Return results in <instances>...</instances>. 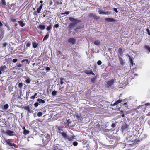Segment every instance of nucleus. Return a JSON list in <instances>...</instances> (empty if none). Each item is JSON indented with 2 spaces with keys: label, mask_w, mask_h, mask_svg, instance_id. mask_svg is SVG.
<instances>
[{
  "label": "nucleus",
  "mask_w": 150,
  "mask_h": 150,
  "mask_svg": "<svg viewBox=\"0 0 150 150\" xmlns=\"http://www.w3.org/2000/svg\"><path fill=\"white\" fill-rule=\"evenodd\" d=\"M18 23L19 24V25L21 27H23L25 26V23H24L23 20H20L18 21Z\"/></svg>",
  "instance_id": "nucleus-16"
},
{
  "label": "nucleus",
  "mask_w": 150,
  "mask_h": 150,
  "mask_svg": "<svg viewBox=\"0 0 150 150\" xmlns=\"http://www.w3.org/2000/svg\"><path fill=\"white\" fill-rule=\"evenodd\" d=\"M10 20L11 21L13 22H15L16 21V19L15 18H11L10 19Z\"/></svg>",
  "instance_id": "nucleus-42"
},
{
  "label": "nucleus",
  "mask_w": 150,
  "mask_h": 150,
  "mask_svg": "<svg viewBox=\"0 0 150 150\" xmlns=\"http://www.w3.org/2000/svg\"><path fill=\"white\" fill-rule=\"evenodd\" d=\"M12 6L11 5H9L8 6V7L10 9H13L12 8Z\"/></svg>",
  "instance_id": "nucleus-62"
},
{
  "label": "nucleus",
  "mask_w": 150,
  "mask_h": 150,
  "mask_svg": "<svg viewBox=\"0 0 150 150\" xmlns=\"http://www.w3.org/2000/svg\"><path fill=\"white\" fill-rule=\"evenodd\" d=\"M74 116L76 117L79 121L80 122L82 121L83 118L81 117L80 114H79L78 113H75Z\"/></svg>",
  "instance_id": "nucleus-8"
},
{
  "label": "nucleus",
  "mask_w": 150,
  "mask_h": 150,
  "mask_svg": "<svg viewBox=\"0 0 150 150\" xmlns=\"http://www.w3.org/2000/svg\"><path fill=\"white\" fill-rule=\"evenodd\" d=\"M97 77L96 76L94 77L93 78H91V81L92 83H94L95 81V80L96 79Z\"/></svg>",
  "instance_id": "nucleus-33"
},
{
  "label": "nucleus",
  "mask_w": 150,
  "mask_h": 150,
  "mask_svg": "<svg viewBox=\"0 0 150 150\" xmlns=\"http://www.w3.org/2000/svg\"><path fill=\"white\" fill-rule=\"evenodd\" d=\"M6 133L9 136H13L14 135L13 133L14 132L13 131L9 130H7Z\"/></svg>",
  "instance_id": "nucleus-15"
},
{
  "label": "nucleus",
  "mask_w": 150,
  "mask_h": 150,
  "mask_svg": "<svg viewBox=\"0 0 150 150\" xmlns=\"http://www.w3.org/2000/svg\"><path fill=\"white\" fill-rule=\"evenodd\" d=\"M114 82V80L112 79L108 81L106 84V87L109 90L112 88V87Z\"/></svg>",
  "instance_id": "nucleus-2"
},
{
  "label": "nucleus",
  "mask_w": 150,
  "mask_h": 150,
  "mask_svg": "<svg viewBox=\"0 0 150 150\" xmlns=\"http://www.w3.org/2000/svg\"><path fill=\"white\" fill-rule=\"evenodd\" d=\"M62 136L63 137L64 139H67L69 141L73 140L74 139V137H75V136H72L69 137V136L67 135L66 133H62Z\"/></svg>",
  "instance_id": "nucleus-4"
},
{
  "label": "nucleus",
  "mask_w": 150,
  "mask_h": 150,
  "mask_svg": "<svg viewBox=\"0 0 150 150\" xmlns=\"http://www.w3.org/2000/svg\"><path fill=\"white\" fill-rule=\"evenodd\" d=\"M57 93V91L54 90L52 92V94L53 96H55L56 95Z\"/></svg>",
  "instance_id": "nucleus-37"
},
{
  "label": "nucleus",
  "mask_w": 150,
  "mask_h": 150,
  "mask_svg": "<svg viewBox=\"0 0 150 150\" xmlns=\"http://www.w3.org/2000/svg\"><path fill=\"white\" fill-rule=\"evenodd\" d=\"M23 86V84L22 83H20L18 84V86L21 88H22Z\"/></svg>",
  "instance_id": "nucleus-39"
},
{
  "label": "nucleus",
  "mask_w": 150,
  "mask_h": 150,
  "mask_svg": "<svg viewBox=\"0 0 150 150\" xmlns=\"http://www.w3.org/2000/svg\"><path fill=\"white\" fill-rule=\"evenodd\" d=\"M120 112L121 114H122V117H124V114L123 111H120Z\"/></svg>",
  "instance_id": "nucleus-55"
},
{
  "label": "nucleus",
  "mask_w": 150,
  "mask_h": 150,
  "mask_svg": "<svg viewBox=\"0 0 150 150\" xmlns=\"http://www.w3.org/2000/svg\"><path fill=\"white\" fill-rule=\"evenodd\" d=\"M59 25L58 24H56L54 25V27L57 28L59 27Z\"/></svg>",
  "instance_id": "nucleus-54"
},
{
  "label": "nucleus",
  "mask_w": 150,
  "mask_h": 150,
  "mask_svg": "<svg viewBox=\"0 0 150 150\" xmlns=\"http://www.w3.org/2000/svg\"><path fill=\"white\" fill-rule=\"evenodd\" d=\"M67 123L68 124H69L70 123H71V120L70 119H68L67 120Z\"/></svg>",
  "instance_id": "nucleus-48"
},
{
  "label": "nucleus",
  "mask_w": 150,
  "mask_h": 150,
  "mask_svg": "<svg viewBox=\"0 0 150 150\" xmlns=\"http://www.w3.org/2000/svg\"><path fill=\"white\" fill-rule=\"evenodd\" d=\"M16 66L18 67H21L22 68H23V63L21 64L20 63H17L16 64Z\"/></svg>",
  "instance_id": "nucleus-24"
},
{
  "label": "nucleus",
  "mask_w": 150,
  "mask_h": 150,
  "mask_svg": "<svg viewBox=\"0 0 150 150\" xmlns=\"http://www.w3.org/2000/svg\"><path fill=\"white\" fill-rule=\"evenodd\" d=\"M106 14L109 15L110 14V12L109 11H105Z\"/></svg>",
  "instance_id": "nucleus-58"
},
{
  "label": "nucleus",
  "mask_w": 150,
  "mask_h": 150,
  "mask_svg": "<svg viewBox=\"0 0 150 150\" xmlns=\"http://www.w3.org/2000/svg\"><path fill=\"white\" fill-rule=\"evenodd\" d=\"M94 43L95 45H98L100 44V42L99 40H96L94 42Z\"/></svg>",
  "instance_id": "nucleus-31"
},
{
  "label": "nucleus",
  "mask_w": 150,
  "mask_h": 150,
  "mask_svg": "<svg viewBox=\"0 0 150 150\" xmlns=\"http://www.w3.org/2000/svg\"><path fill=\"white\" fill-rule=\"evenodd\" d=\"M52 28V27L51 25H50L49 26L47 27V30L49 31L50 30L51 28Z\"/></svg>",
  "instance_id": "nucleus-41"
},
{
  "label": "nucleus",
  "mask_w": 150,
  "mask_h": 150,
  "mask_svg": "<svg viewBox=\"0 0 150 150\" xmlns=\"http://www.w3.org/2000/svg\"><path fill=\"white\" fill-rule=\"evenodd\" d=\"M61 54V52L59 51H57V56H58L59 55V54Z\"/></svg>",
  "instance_id": "nucleus-43"
},
{
  "label": "nucleus",
  "mask_w": 150,
  "mask_h": 150,
  "mask_svg": "<svg viewBox=\"0 0 150 150\" xmlns=\"http://www.w3.org/2000/svg\"><path fill=\"white\" fill-rule=\"evenodd\" d=\"M24 109L27 111L28 113H31L32 112V110L30 109L29 106H25L24 107Z\"/></svg>",
  "instance_id": "nucleus-17"
},
{
  "label": "nucleus",
  "mask_w": 150,
  "mask_h": 150,
  "mask_svg": "<svg viewBox=\"0 0 150 150\" xmlns=\"http://www.w3.org/2000/svg\"><path fill=\"white\" fill-rule=\"evenodd\" d=\"M8 107H9V106H8V104H6L4 105V108L6 110L8 108Z\"/></svg>",
  "instance_id": "nucleus-35"
},
{
  "label": "nucleus",
  "mask_w": 150,
  "mask_h": 150,
  "mask_svg": "<svg viewBox=\"0 0 150 150\" xmlns=\"http://www.w3.org/2000/svg\"><path fill=\"white\" fill-rule=\"evenodd\" d=\"M45 69L46 70L49 71L50 70V69L49 67H46Z\"/></svg>",
  "instance_id": "nucleus-57"
},
{
  "label": "nucleus",
  "mask_w": 150,
  "mask_h": 150,
  "mask_svg": "<svg viewBox=\"0 0 150 150\" xmlns=\"http://www.w3.org/2000/svg\"><path fill=\"white\" fill-rule=\"evenodd\" d=\"M6 142L8 145L10 146H11L13 149H14L15 148H17L18 147L17 146L15 145L14 143L10 142L9 139L6 141Z\"/></svg>",
  "instance_id": "nucleus-6"
},
{
  "label": "nucleus",
  "mask_w": 150,
  "mask_h": 150,
  "mask_svg": "<svg viewBox=\"0 0 150 150\" xmlns=\"http://www.w3.org/2000/svg\"><path fill=\"white\" fill-rule=\"evenodd\" d=\"M30 45V44L29 42H28L26 43V46L27 47H29Z\"/></svg>",
  "instance_id": "nucleus-53"
},
{
  "label": "nucleus",
  "mask_w": 150,
  "mask_h": 150,
  "mask_svg": "<svg viewBox=\"0 0 150 150\" xmlns=\"http://www.w3.org/2000/svg\"><path fill=\"white\" fill-rule=\"evenodd\" d=\"M97 64L98 65H100L102 64L101 61L100 60H99L97 62Z\"/></svg>",
  "instance_id": "nucleus-44"
},
{
  "label": "nucleus",
  "mask_w": 150,
  "mask_h": 150,
  "mask_svg": "<svg viewBox=\"0 0 150 150\" xmlns=\"http://www.w3.org/2000/svg\"><path fill=\"white\" fill-rule=\"evenodd\" d=\"M113 10L117 13L118 12V11L117 10V9L116 8H113Z\"/></svg>",
  "instance_id": "nucleus-52"
},
{
  "label": "nucleus",
  "mask_w": 150,
  "mask_h": 150,
  "mask_svg": "<svg viewBox=\"0 0 150 150\" xmlns=\"http://www.w3.org/2000/svg\"><path fill=\"white\" fill-rule=\"evenodd\" d=\"M118 52L120 55H122L123 54V52H122V50L121 48H120L118 49Z\"/></svg>",
  "instance_id": "nucleus-26"
},
{
  "label": "nucleus",
  "mask_w": 150,
  "mask_h": 150,
  "mask_svg": "<svg viewBox=\"0 0 150 150\" xmlns=\"http://www.w3.org/2000/svg\"><path fill=\"white\" fill-rule=\"evenodd\" d=\"M26 61V63L29 64V63L30 62L28 61V59H24L23 60L21 61V62L23 63L24 62Z\"/></svg>",
  "instance_id": "nucleus-34"
},
{
  "label": "nucleus",
  "mask_w": 150,
  "mask_h": 150,
  "mask_svg": "<svg viewBox=\"0 0 150 150\" xmlns=\"http://www.w3.org/2000/svg\"><path fill=\"white\" fill-rule=\"evenodd\" d=\"M6 68V67L5 66H2L0 68V69L1 70V71H4V70Z\"/></svg>",
  "instance_id": "nucleus-32"
},
{
  "label": "nucleus",
  "mask_w": 150,
  "mask_h": 150,
  "mask_svg": "<svg viewBox=\"0 0 150 150\" xmlns=\"http://www.w3.org/2000/svg\"><path fill=\"white\" fill-rule=\"evenodd\" d=\"M34 105L35 107H37L39 105V103L36 102L34 103Z\"/></svg>",
  "instance_id": "nucleus-45"
},
{
  "label": "nucleus",
  "mask_w": 150,
  "mask_h": 150,
  "mask_svg": "<svg viewBox=\"0 0 150 150\" xmlns=\"http://www.w3.org/2000/svg\"><path fill=\"white\" fill-rule=\"evenodd\" d=\"M69 19L72 22L71 23L68 27L69 31H71L73 28L75 27V25L78 23L81 22V21L80 20L76 19L72 17H69Z\"/></svg>",
  "instance_id": "nucleus-1"
},
{
  "label": "nucleus",
  "mask_w": 150,
  "mask_h": 150,
  "mask_svg": "<svg viewBox=\"0 0 150 150\" xmlns=\"http://www.w3.org/2000/svg\"><path fill=\"white\" fill-rule=\"evenodd\" d=\"M7 45V43L6 42L4 43L3 44V46L2 47H6V45Z\"/></svg>",
  "instance_id": "nucleus-47"
},
{
  "label": "nucleus",
  "mask_w": 150,
  "mask_h": 150,
  "mask_svg": "<svg viewBox=\"0 0 150 150\" xmlns=\"http://www.w3.org/2000/svg\"><path fill=\"white\" fill-rule=\"evenodd\" d=\"M81 29V28L80 27H78L75 29V31L76 32L78 31V30L79 29Z\"/></svg>",
  "instance_id": "nucleus-40"
},
{
  "label": "nucleus",
  "mask_w": 150,
  "mask_h": 150,
  "mask_svg": "<svg viewBox=\"0 0 150 150\" xmlns=\"http://www.w3.org/2000/svg\"><path fill=\"white\" fill-rule=\"evenodd\" d=\"M118 57L119 58V60L120 62V64L121 65H123L124 64V62H123L122 59V58L119 55H118Z\"/></svg>",
  "instance_id": "nucleus-19"
},
{
  "label": "nucleus",
  "mask_w": 150,
  "mask_h": 150,
  "mask_svg": "<svg viewBox=\"0 0 150 150\" xmlns=\"http://www.w3.org/2000/svg\"><path fill=\"white\" fill-rule=\"evenodd\" d=\"M49 36V34L48 33H47L44 37L43 41L46 40L48 38Z\"/></svg>",
  "instance_id": "nucleus-29"
},
{
  "label": "nucleus",
  "mask_w": 150,
  "mask_h": 150,
  "mask_svg": "<svg viewBox=\"0 0 150 150\" xmlns=\"http://www.w3.org/2000/svg\"><path fill=\"white\" fill-rule=\"evenodd\" d=\"M11 5H12V6H15L16 5V3H13L11 4Z\"/></svg>",
  "instance_id": "nucleus-64"
},
{
  "label": "nucleus",
  "mask_w": 150,
  "mask_h": 150,
  "mask_svg": "<svg viewBox=\"0 0 150 150\" xmlns=\"http://www.w3.org/2000/svg\"><path fill=\"white\" fill-rule=\"evenodd\" d=\"M24 128V130L23 133L25 135H26L29 133V131L28 130H26L25 128Z\"/></svg>",
  "instance_id": "nucleus-30"
},
{
  "label": "nucleus",
  "mask_w": 150,
  "mask_h": 150,
  "mask_svg": "<svg viewBox=\"0 0 150 150\" xmlns=\"http://www.w3.org/2000/svg\"><path fill=\"white\" fill-rule=\"evenodd\" d=\"M146 31L147 32V33L150 36V31L148 29H146Z\"/></svg>",
  "instance_id": "nucleus-56"
},
{
  "label": "nucleus",
  "mask_w": 150,
  "mask_h": 150,
  "mask_svg": "<svg viewBox=\"0 0 150 150\" xmlns=\"http://www.w3.org/2000/svg\"><path fill=\"white\" fill-rule=\"evenodd\" d=\"M98 9H99L98 12L99 14H106L105 11L99 8H98Z\"/></svg>",
  "instance_id": "nucleus-18"
},
{
  "label": "nucleus",
  "mask_w": 150,
  "mask_h": 150,
  "mask_svg": "<svg viewBox=\"0 0 150 150\" xmlns=\"http://www.w3.org/2000/svg\"><path fill=\"white\" fill-rule=\"evenodd\" d=\"M1 3L3 6H5L6 4V2L5 0H1Z\"/></svg>",
  "instance_id": "nucleus-28"
},
{
  "label": "nucleus",
  "mask_w": 150,
  "mask_h": 150,
  "mask_svg": "<svg viewBox=\"0 0 150 150\" xmlns=\"http://www.w3.org/2000/svg\"><path fill=\"white\" fill-rule=\"evenodd\" d=\"M128 125L125 124H124L122 127L121 129L122 130V132H124L128 128Z\"/></svg>",
  "instance_id": "nucleus-11"
},
{
  "label": "nucleus",
  "mask_w": 150,
  "mask_h": 150,
  "mask_svg": "<svg viewBox=\"0 0 150 150\" xmlns=\"http://www.w3.org/2000/svg\"><path fill=\"white\" fill-rule=\"evenodd\" d=\"M145 105L146 106L150 105V103H147L145 104Z\"/></svg>",
  "instance_id": "nucleus-63"
},
{
  "label": "nucleus",
  "mask_w": 150,
  "mask_h": 150,
  "mask_svg": "<svg viewBox=\"0 0 150 150\" xmlns=\"http://www.w3.org/2000/svg\"><path fill=\"white\" fill-rule=\"evenodd\" d=\"M60 79L61 80L60 81V84L62 85L64 83V82L62 81V80L64 79L63 78H61Z\"/></svg>",
  "instance_id": "nucleus-50"
},
{
  "label": "nucleus",
  "mask_w": 150,
  "mask_h": 150,
  "mask_svg": "<svg viewBox=\"0 0 150 150\" xmlns=\"http://www.w3.org/2000/svg\"><path fill=\"white\" fill-rule=\"evenodd\" d=\"M38 28L40 29L41 30H43L45 29V26L44 25H42L41 24H40L39 25V26L38 27Z\"/></svg>",
  "instance_id": "nucleus-20"
},
{
  "label": "nucleus",
  "mask_w": 150,
  "mask_h": 150,
  "mask_svg": "<svg viewBox=\"0 0 150 150\" xmlns=\"http://www.w3.org/2000/svg\"><path fill=\"white\" fill-rule=\"evenodd\" d=\"M105 21L108 22H115L116 20L111 18H106L105 19Z\"/></svg>",
  "instance_id": "nucleus-12"
},
{
  "label": "nucleus",
  "mask_w": 150,
  "mask_h": 150,
  "mask_svg": "<svg viewBox=\"0 0 150 150\" xmlns=\"http://www.w3.org/2000/svg\"><path fill=\"white\" fill-rule=\"evenodd\" d=\"M42 4H41L40 5V6L37 9V11L38 12V13H39L40 12L41 9L42 8Z\"/></svg>",
  "instance_id": "nucleus-23"
},
{
  "label": "nucleus",
  "mask_w": 150,
  "mask_h": 150,
  "mask_svg": "<svg viewBox=\"0 0 150 150\" xmlns=\"http://www.w3.org/2000/svg\"><path fill=\"white\" fill-rule=\"evenodd\" d=\"M68 42L73 45L76 42V40L73 38H71L68 39Z\"/></svg>",
  "instance_id": "nucleus-10"
},
{
  "label": "nucleus",
  "mask_w": 150,
  "mask_h": 150,
  "mask_svg": "<svg viewBox=\"0 0 150 150\" xmlns=\"http://www.w3.org/2000/svg\"><path fill=\"white\" fill-rule=\"evenodd\" d=\"M144 48L147 50L149 52H150V47L149 46L145 45L144 46Z\"/></svg>",
  "instance_id": "nucleus-27"
},
{
  "label": "nucleus",
  "mask_w": 150,
  "mask_h": 150,
  "mask_svg": "<svg viewBox=\"0 0 150 150\" xmlns=\"http://www.w3.org/2000/svg\"><path fill=\"white\" fill-rule=\"evenodd\" d=\"M123 101L122 100H117L116 102H115L114 103H113V104H111V106H115L117 105V104L121 103Z\"/></svg>",
  "instance_id": "nucleus-13"
},
{
  "label": "nucleus",
  "mask_w": 150,
  "mask_h": 150,
  "mask_svg": "<svg viewBox=\"0 0 150 150\" xmlns=\"http://www.w3.org/2000/svg\"><path fill=\"white\" fill-rule=\"evenodd\" d=\"M36 149H43L42 148L43 147V146H40L39 144H37L36 145Z\"/></svg>",
  "instance_id": "nucleus-21"
},
{
  "label": "nucleus",
  "mask_w": 150,
  "mask_h": 150,
  "mask_svg": "<svg viewBox=\"0 0 150 150\" xmlns=\"http://www.w3.org/2000/svg\"><path fill=\"white\" fill-rule=\"evenodd\" d=\"M115 126V125L114 123H113L111 125V127L112 128H114Z\"/></svg>",
  "instance_id": "nucleus-60"
},
{
  "label": "nucleus",
  "mask_w": 150,
  "mask_h": 150,
  "mask_svg": "<svg viewBox=\"0 0 150 150\" xmlns=\"http://www.w3.org/2000/svg\"><path fill=\"white\" fill-rule=\"evenodd\" d=\"M130 63L132 64L133 65V61H132V58L130 59Z\"/></svg>",
  "instance_id": "nucleus-59"
},
{
  "label": "nucleus",
  "mask_w": 150,
  "mask_h": 150,
  "mask_svg": "<svg viewBox=\"0 0 150 150\" xmlns=\"http://www.w3.org/2000/svg\"><path fill=\"white\" fill-rule=\"evenodd\" d=\"M73 144L74 146H77L78 144V143L76 142H73Z\"/></svg>",
  "instance_id": "nucleus-46"
},
{
  "label": "nucleus",
  "mask_w": 150,
  "mask_h": 150,
  "mask_svg": "<svg viewBox=\"0 0 150 150\" xmlns=\"http://www.w3.org/2000/svg\"><path fill=\"white\" fill-rule=\"evenodd\" d=\"M42 113L41 112H39L37 114V116L39 117L42 116Z\"/></svg>",
  "instance_id": "nucleus-38"
},
{
  "label": "nucleus",
  "mask_w": 150,
  "mask_h": 150,
  "mask_svg": "<svg viewBox=\"0 0 150 150\" xmlns=\"http://www.w3.org/2000/svg\"><path fill=\"white\" fill-rule=\"evenodd\" d=\"M38 44L36 42H34L32 43L33 47L34 48H36L38 46Z\"/></svg>",
  "instance_id": "nucleus-25"
},
{
  "label": "nucleus",
  "mask_w": 150,
  "mask_h": 150,
  "mask_svg": "<svg viewBox=\"0 0 150 150\" xmlns=\"http://www.w3.org/2000/svg\"><path fill=\"white\" fill-rule=\"evenodd\" d=\"M69 11H66L65 12H64L63 13H62V15H63V14H67V15H68V14H69Z\"/></svg>",
  "instance_id": "nucleus-49"
},
{
  "label": "nucleus",
  "mask_w": 150,
  "mask_h": 150,
  "mask_svg": "<svg viewBox=\"0 0 150 150\" xmlns=\"http://www.w3.org/2000/svg\"><path fill=\"white\" fill-rule=\"evenodd\" d=\"M84 72L87 74H91L93 75H95V74L92 72L91 70H86L84 71Z\"/></svg>",
  "instance_id": "nucleus-9"
},
{
  "label": "nucleus",
  "mask_w": 150,
  "mask_h": 150,
  "mask_svg": "<svg viewBox=\"0 0 150 150\" xmlns=\"http://www.w3.org/2000/svg\"><path fill=\"white\" fill-rule=\"evenodd\" d=\"M18 60V59H13L12 60V61L14 63H16Z\"/></svg>",
  "instance_id": "nucleus-51"
},
{
  "label": "nucleus",
  "mask_w": 150,
  "mask_h": 150,
  "mask_svg": "<svg viewBox=\"0 0 150 150\" xmlns=\"http://www.w3.org/2000/svg\"><path fill=\"white\" fill-rule=\"evenodd\" d=\"M57 133H60L62 136V133H66L63 130V127H58L57 129Z\"/></svg>",
  "instance_id": "nucleus-7"
},
{
  "label": "nucleus",
  "mask_w": 150,
  "mask_h": 150,
  "mask_svg": "<svg viewBox=\"0 0 150 150\" xmlns=\"http://www.w3.org/2000/svg\"><path fill=\"white\" fill-rule=\"evenodd\" d=\"M50 136L48 135H45L43 137L42 140L44 144H47L48 143L50 140Z\"/></svg>",
  "instance_id": "nucleus-3"
},
{
  "label": "nucleus",
  "mask_w": 150,
  "mask_h": 150,
  "mask_svg": "<svg viewBox=\"0 0 150 150\" xmlns=\"http://www.w3.org/2000/svg\"><path fill=\"white\" fill-rule=\"evenodd\" d=\"M38 101L40 103H42L43 104L45 103V101L41 99H38Z\"/></svg>",
  "instance_id": "nucleus-22"
},
{
  "label": "nucleus",
  "mask_w": 150,
  "mask_h": 150,
  "mask_svg": "<svg viewBox=\"0 0 150 150\" xmlns=\"http://www.w3.org/2000/svg\"><path fill=\"white\" fill-rule=\"evenodd\" d=\"M150 147V145L149 144H148V145H146L145 146H144V147H145V149H150L149 148V147Z\"/></svg>",
  "instance_id": "nucleus-36"
},
{
  "label": "nucleus",
  "mask_w": 150,
  "mask_h": 150,
  "mask_svg": "<svg viewBox=\"0 0 150 150\" xmlns=\"http://www.w3.org/2000/svg\"><path fill=\"white\" fill-rule=\"evenodd\" d=\"M24 78L25 79V82L27 83H30L31 81V79L28 76H25Z\"/></svg>",
  "instance_id": "nucleus-14"
},
{
  "label": "nucleus",
  "mask_w": 150,
  "mask_h": 150,
  "mask_svg": "<svg viewBox=\"0 0 150 150\" xmlns=\"http://www.w3.org/2000/svg\"><path fill=\"white\" fill-rule=\"evenodd\" d=\"M88 17L90 18H92L95 20H97L100 18V17L98 16L95 14L92 13H90L88 15Z\"/></svg>",
  "instance_id": "nucleus-5"
},
{
  "label": "nucleus",
  "mask_w": 150,
  "mask_h": 150,
  "mask_svg": "<svg viewBox=\"0 0 150 150\" xmlns=\"http://www.w3.org/2000/svg\"><path fill=\"white\" fill-rule=\"evenodd\" d=\"M35 98V97L33 95L30 98L32 99H34Z\"/></svg>",
  "instance_id": "nucleus-61"
}]
</instances>
